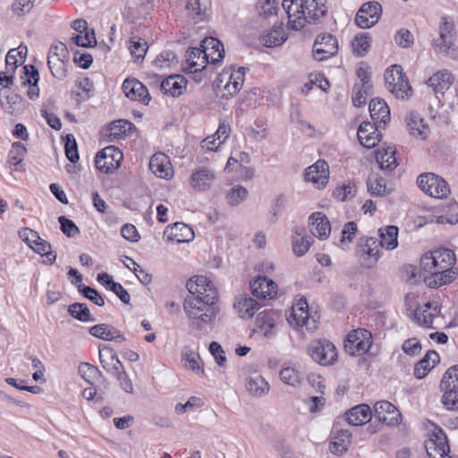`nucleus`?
<instances>
[{
  "mask_svg": "<svg viewBox=\"0 0 458 458\" xmlns=\"http://www.w3.org/2000/svg\"><path fill=\"white\" fill-rule=\"evenodd\" d=\"M191 293L183 301V310L191 321V330L200 331L205 325L212 324L219 309L216 306L218 293L213 283L204 276L191 277L186 284Z\"/></svg>",
  "mask_w": 458,
  "mask_h": 458,
  "instance_id": "obj_1",
  "label": "nucleus"
},
{
  "mask_svg": "<svg viewBox=\"0 0 458 458\" xmlns=\"http://www.w3.org/2000/svg\"><path fill=\"white\" fill-rule=\"evenodd\" d=\"M455 263V255L453 250L445 248L437 249L422 256L420 268L428 276H424L425 284L431 288L451 283L455 273L453 267Z\"/></svg>",
  "mask_w": 458,
  "mask_h": 458,
  "instance_id": "obj_2",
  "label": "nucleus"
},
{
  "mask_svg": "<svg viewBox=\"0 0 458 458\" xmlns=\"http://www.w3.org/2000/svg\"><path fill=\"white\" fill-rule=\"evenodd\" d=\"M283 7L288 15V24L295 30L306 23L315 22L327 13V0H284Z\"/></svg>",
  "mask_w": 458,
  "mask_h": 458,
  "instance_id": "obj_3",
  "label": "nucleus"
},
{
  "mask_svg": "<svg viewBox=\"0 0 458 458\" xmlns=\"http://www.w3.org/2000/svg\"><path fill=\"white\" fill-rule=\"evenodd\" d=\"M386 89L395 96L396 98H408L412 92L411 87L406 80L400 65H393L388 68L384 75Z\"/></svg>",
  "mask_w": 458,
  "mask_h": 458,
  "instance_id": "obj_4",
  "label": "nucleus"
},
{
  "mask_svg": "<svg viewBox=\"0 0 458 458\" xmlns=\"http://www.w3.org/2000/svg\"><path fill=\"white\" fill-rule=\"evenodd\" d=\"M418 186L428 195L437 199H444L451 193L445 180L433 173L420 174L417 178Z\"/></svg>",
  "mask_w": 458,
  "mask_h": 458,
  "instance_id": "obj_5",
  "label": "nucleus"
},
{
  "mask_svg": "<svg viewBox=\"0 0 458 458\" xmlns=\"http://www.w3.org/2000/svg\"><path fill=\"white\" fill-rule=\"evenodd\" d=\"M372 345V334L364 328L351 331L344 341L346 352L352 356H360L369 352Z\"/></svg>",
  "mask_w": 458,
  "mask_h": 458,
  "instance_id": "obj_6",
  "label": "nucleus"
},
{
  "mask_svg": "<svg viewBox=\"0 0 458 458\" xmlns=\"http://www.w3.org/2000/svg\"><path fill=\"white\" fill-rule=\"evenodd\" d=\"M123 158V152L117 147L108 146L97 154L95 165L98 170L111 174L120 166Z\"/></svg>",
  "mask_w": 458,
  "mask_h": 458,
  "instance_id": "obj_7",
  "label": "nucleus"
},
{
  "mask_svg": "<svg viewBox=\"0 0 458 458\" xmlns=\"http://www.w3.org/2000/svg\"><path fill=\"white\" fill-rule=\"evenodd\" d=\"M309 353L314 361L323 366L332 365L337 360L335 346L326 339L312 343Z\"/></svg>",
  "mask_w": 458,
  "mask_h": 458,
  "instance_id": "obj_8",
  "label": "nucleus"
},
{
  "mask_svg": "<svg viewBox=\"0 0 458 458\" xmlns=\"http://www.w3.org/2000/svg\"><path fill=\"white\" fill-rule=\"evenodd\" d=\"M338 41L329 33L319 34L313 45V55L316 60L323 61L334 56L338 52Z\"/></svg>",
  "mask_w": 458,
  "mask_h": 458,
  "instance_id": "obj_9",
  "label": "nucleus"
},
{
  "mask_svg": "<svg viewBox=\"0 0 458 458\" xmlns=\"http://www.w3.org/2000/svg\"><path fill=\"white\" fill-rule=\"evenodd\" d=\"M374 416L386 426H398L402 420L399 410L388 401H380L374 404Z\"/></svg>",
  "mask_w": 458,
  "mask_h": 458,
  "instance_id": "obj_10",
  "label": "nucleus"
},
{
  "mask_svg": "<svg viewBox=\"0 0 458 458\" xmlns=\"http://www.w3.org/2000/svg\"><path fill=\"white\" fill-rule=\"evenodd\" d=\"M67 55V47L63 43H58L51 47L48 55L47 64L54 77L62 79L65 76L64 59Z\"/></svg>",
  "mask_w": 458,
  "mask_h": 458,
  "instance_id": "obj_11",
  "label": "nucleus"
},
{
  "mask_svg": "<svg viewBox=\"0 0 458 458\" xmlns=\"http://www.w3.org/2000/svg\"><path fill=\"white\" fill-rule=\"evenodd\" d=\"M380 248L377 239L362 238L360 243L361 266L367 268L372 267L379 259Z\"/></svg>",
  "mask_w": 458,
  "mask_h": 458,
  "instance_id": "obj_12",
  "label": "nucleus"
},
{
  "mask_svg": "<svg viewBox=\"0 0 458 458\" xmlns=\"http://www.w3.org/2000/svg\"><path fill=\"white\" fill-rule=\"evenodd\" d=\"M381 13L382 7L377 2L365 3L356 14V24L362 29L370 28L378 21Z\"/></svg>",
  "mask_w": 458,
  "mask_h": 458,
  "instance_id": "obj_13",
  "label": "nucleus"
},
{
  "mask_svg": "<svg viewBox=\"0 0 458 458\" xmlns=\"http://www.w3.org/2000/svg\"><path fill=\"white\" fill-rule=\"evenodd\" d=\"M329 177V166L325 160H318L315 164L309 166L304 174V180L311 182L318 189L326 186Z\"/></svg>",
  "mask_w": 458,
  "mask_h": 458,
  "instance_id": "obj_14",
  "label": "nucleus"
},
{
  "mask_svg": "<svg viewBox=\"0 0 458 458\" xmlns=\"http://www.w3.org/2000/svg\"><path fill=\"white\" fill-rule=\"evenodd\" d=\"M216 180V173L211 168L199 166L196 168L190 178V184L196 191H208Z\"/></svg>",
  "mask_w": 458,
  "mask_h": 458,
  "instance_id": "obj_15",
  "label": "nucleus"
},
{
  "mask_svg": "<svg viewBox=\"0 0 458 458\" xmlns=\"http://www.w3.org/2000/svg\"><path fill=\"white\" fill-rule=\"evenodd\" d=\"M289 324L295 325L296 327H306L308 329L316 327L315 320L310 321L309 318V305L305 299H301L292 308V313L287 318Z\"/></svg>",
  "mask_w": 458,
  "mask_h": 458,
  "instance_id": "obj_16",
  "label": "nucleus"
},
{
  "mask_svg": "<svg viewBox=\"0 0 458 458\" xmlns=\"http://www.w3.org/2000/svg\"><path fill=\"white\" fill-rule=\"evenodd\" d=\"M99 360L102 368L114 377L124 369L116 352L107 345L99 346Z\"/></svg>",
  "mask_w": 458,
  "mask_h": 458,
  "instance_id": "obj_17",
  "label": "nucleus"
},
{
  "mask_svg": "<svg viewBox=\"0 0 458 458\" xmlns=\"http://www.w3.org/2000/svg\"><path fill=\"white\" fill-rule=\"evenodd\" d=\"M123 89L125 96L133 101L148 105L150 100L148 89L135 79H126L123 83Z\"/></svg>",
  "mask_w": 458,
  "mask_h": 458,
  "instance_id": "obj_18",
  "label": "nucleus"
},
{
  "mask_svg": "<svg viewBox=\"0 0 458 458\" xmlns=\"http://www.w3.org/2000/svg\"><path fill=\"white\" fill-rule=\"evenodd\" d=\"M380 124L371 123L369 122H363L357 132V137L360 143L367 148H374L380 140L381 134L378 132Z\"/></svg>",
  "mask_w": 458,
  "mask_h": 458,
  "instance_id": "obj_19",
  "label": "nucleus"
},
{
  "mask_svg": "<svg viewBox=\"0 0 458 458\" xmlns=\"http://www.w3.org/2000/svg\"><path fill=\"white\" fill-rule=\"evenodd\" d=\"M425 448L428 455L431 458H437V455L439 458H452L448 455L450 448L447 437L442 430L435 436L434 439H429L426 442Z\"/></svg>",
  "mask_w": 458,
  "mask_h": 458,
  "instance_id": "obj_20",
  "label": "nucleus"
},
{
  "mask_svg": "<svg viewBox=\"0 0 458 458\" xmlns=\"http://www.w3.org/2000/svg\"><path fill=\"white\" fill-rule=\"evenodd\" d=\"M310 233L320 240L327 239L329 236L331 226L325 214L322 212L312 213L309 217Z\"/></svg>",
  "mask_w": 458,
  "mask_h": 458,
  "instance_id": "obj_21",
  "label": "nucleus"
},
{
  "mask_svg": "<svg viewBox=\"0 0 458 458\" xmlns=\"http://www.w3.org/2000/svg\"><path fill=\"white\" fill-rule=\"evenodd\" d=\"M204 56H207V64L208 63L216 64L220 62L225 54L224 45L212 37L205 38L200 44Z\"/></svg>",
  "mask_w": 458,
  "mask_h": 458,
  "instance_id": "obj_22",
  "label": "nucleus"
},
{
  "mask_svg": "<svg viewBox=\"0 0 458 458\" xmlns=\"http://www.w3.org/2000/svg\"><path fill=\"white\" fill-rule=\"evenodd\" d=\"M276 318L277 314L274 310L260 312L256 318V329L254 331L261 333L267 338L275 335Z\"/></svg>",
  "mask_w": 458,
  "mask_h": 458,
  "instance_id": "obj_23",
  "label": "nucleus"
},
{
  "mask_svg": "<svg viewBox=\"0 0 458 458\" xmlns=\"http://www.w3.org/2000/svg\"><path fill=\"white\" fill-rule=\"evenodd\" d=\"M149 169L157 177L162 179H169L174 173L170 160L164 153H157L151 157Z\"/></svg>",
  "mask_w": 458,
  "mask_h": 458,
  "instance_id": "obj_24",
  "label": "nucleus"
},
{
  "mask_svg": "<svg viewBox=\"0 0 458 458\" xmlns=\"http://www.w3.org/2000/svg\"><path fill=\"white\" fill-rule=\"evenodd\" d=\"M207 66V56H204L200 47H190L185 55L183 70L189 72H198Z\"/></svg>",
  "mask_w": 458,
  "mask_h": 458,
  "instance_id": "obj_25",
  "label": "nucleus"
},
{
  "mask_svg": "<svg viewBox=\"0 0 458 458\" xmlns=\"http://www.w3.org/2000/svg\"><path fill=\"white\" fill-rule=\"evenodd\" d=\"M250 288L253 295L260 299H271L276 294V283L267 276H258L250 283Z\"/></svg>",
  "mask_w": 458,
  "mask_h": 458,
  "instance_id": "obj_26",
  "label": "nucleus"
},
{
  "mask_svg": "<svg viewBox=\"0 0 458 458\" xmlns=\"http://www.w3.org/2000/svg\"><path fill=\"white\" fill-rule=\"evenodd\" d=\"M91 335L104 341L123 342L125 337L113 326L107 324H98L89 328Z\"/></svg>",
  "mask_w": 458,
  "mask_h": 458,
  "instance_id": "obj_27",
  "label": "nucleus"
},
{
  "mask_svg": "<svg viewBox=\"0 0 458 458\" xmlns=\"http://www.w3.org/2000/svg\"><path fill=\"white\" fill-rule=\"evenodd\" d=\"M345 415L350 425L360 426L370 420L372 411L369 405L362 403L350 409Z\"/></svg>",
  "mask_w": 458,
  "mask_h": 458,
  "instance_id": "obj_28",
  "label": "nucleus"
},
{
  "mask_svg": "<svg viewBox=\"0 0 458 458\" xmlns=\"http://www.w3.org/2000/svg\"><path fill=\"white\" fill-rule=\"evenodd\" d=\"M369 107L370 117L375 123L385 125L390 120V109L383 99H371Z\"/></svg>",
  "mask_w": 458,
  "mask_h": 458,
  "instance_id": "obj_29",
  "label": "nucleus"
},
{
  "mask_svg": "<svg viewBox=\"0 0 458 458\" xmlns=\"http://www.w3.org/2000/svg\"><path fill=\"white\" fill-rule=\"evenodd\" d=\"M454 82L453 74L447 70H440L435 72L428 81V85L436 93H444Z\"/></svg>",
  "mask_w": 458,
  "mask_h": 458,
  "instance_id": "obj_30",
  "label": "nucleus"
},
{
  "mask_svg": "<svg viewBox=\"0 0 458 458\" xmlns=\"http://www.w3.org/2000/svg\"><path fill=\"white\" fill-rule=\"evenodd\" d=\"M407 126L413 137L425 140L430 133L429 127L418 113L411 112L406 118Z\"/></svg>",
  "mask_w": 458,
  "mask_h": 458,
  "instance_id": "obj_31",
  "label": "nucleus"
},
{
  "mask_svg": "<svg viewBox=\"0 0 458 458\" xmlns=\"http://www.w3.org/2000/svg\"><path fill=\"white\" fill-rule=\"evenodd\" d=\"M23 73L24 77L21 76V80H23L22 84L30 86L27 95L30 99H35L39 95V88L38 86L39 80L38 71L33 65H25L23 67Z\"/></svg>",
  "mask_w": 458,
  "mask_h": 458,
  "instance_id": "obj_32",
  "label": "nucleus"
},
{
  "mask_svg": "<svg viewBox=\"0 0 458 458\" xmlns=\"http://www.w3.org/2000/svg\"><path fill=\"white\" fill-rule=\"evenodd\" d=\"M242 318H250L259 310V304L252 298L247 296H239L233 304Z\"/></svg>",
  "mask_w": 458,
  "mask_h": 458,
  "instance_id": "obj_33",
  "label": "nucleus"
},
{
  "mask_svg": "<svg viewBox=\"0 0 458 458\" xmlns=\"http://www.w3.org/2000/svg\"><path fill=\"white\" fill-rule=\"evenodd\" d=\"M438 361V353L435 351H428L424 358L415 364V377L419 379L425 377Z\"/></svg>",
  "mask_w": 458,
  "mask_h": 458,
  "instance_id": "obj_34",
  "label": "nucleus"
},
{
  "mask_svg": "<svg viewBox=\"0 0 458 458\" xmlns=\"http://www.w3.org/2000/svg\"><path fill=\"white\" fill-rule=\"evenodd\" d=\"M186 86V81L182 75H171L161 82L160 89L172 97H178L182 93Z\"/></svg>",
  "mask_w": 458,
  "mask_h": 458,
  "instance_id": "obj_35",
  "label": "nucleus"
},
{
  "mask_svg": "<svg viewBox=\"0 0 458 458\" xmlns=\"http://www.w3.org/2000/svg\"><path fill=\"white\" fill-rule=\"evenodd\" d=\"M312 239L305 235V229L297 227L293 238V250L298 257L303 256L311 246Z\"/></svg>",
  "mask_w": 458,
  "mask_h": 458,
  "instance_id": "obj_36",
  "label": "nucleus"
},
{
  "mask_svg": "<svg viewBox=\"0 0 458 458\" xmlns=\"http://www.w3.org/2000/svg\"><path fill=\"white\" fill-rule=\"evenodd\" d=\"M135 128L134 125L127 120H117L109 123L106 136L110 142H113L122 136L126 135L128 131Z\"/></svg>",
  "mask_w": 458,
  "mask_h": 458,
  "instance_id": "obj_37",
  "label": "nucleus"
},
{
  "mask_svg": "<svg viewBox=\"0 0 458 458\" xmlns=\"http://www.w3.org/2000/svg\"><path fill=\"white\" fill-rule=\"evenodd\" d=\"M210 7V0H188L186 4L188 15L198 20H203Z\"/></svg>",
  "mask_w": 458,
  "mask_h": 458,
  "instance_id": "obj_38",
  "label": "nucleus"
},
{
  "mask_svg": "<svg viewBox=\"0 0 458 458\" xmlns=\"http://www.w3.org/2000/svg\"><path fill=\"white\" fill-rule=\"evenodd\" d=\"M248 392L257 397L263 396L269 391L268 383L260 375L250 376L246 379Z\"/></svg>",
  "mask_w": 458,
  "mask_h": 458,
  "instance_id": "obj_39",
  "label": "nucleus"
},
{
  "mask_svg": "<svg viewBox=\"0 0 458 458\" xmlns=\"http://www.w3.org/2000/svg\"><path fill=\"white\" fill-rule=\"evenodd\" d=\"M367 187L372 196L385 197L391 192V190L386 184L385 179L376 174L368 177Z\"/></svg>",
  "mask_w": 458,
  "mask_h": 458,
  "instance_id": "obj_40",
  "label": "nucleus"
},
{
  "mask_svg": "<svg viewBox=\"0 0 458 458\" xmlns=\"http://www.w3.org/2000/svg\"><path fill=\"white\" fill-rule=\"evenodd\" d=\"M381 247L387 250H394L398 245V228L394 225H387L378 230Z\"/></svg>",
  "mask_w": 458,
  "mask_h": 458,
  "instance_id": "obj_41",
  "label": "nucleus"
},
{
  "mask_svg": "<svg viewBox=\"0 0 458 458\" xmlns=\"http://www.w3.org/2000/svg\"><path fill=\"white\" fill-rule=\"evenodd\" d=\"M0 103L9 113H13L21 108L22 98L18 94L3 89H0Z\"/></svg>",
  "mask_w": 458,
  "mask_h": 458,
  "instance_id": "obj_42",
  "label": "nucleus"
},
{
  "mask_svg": "<svg viewBox=\"0 0 458 458\" xmlns=\"http://www.w3.org/2000/svg\"><path fill=\"white\" fill-rule=\"evenodd\" d=\"M261 43L267 47H274L282 45L286 40L284 30L282 27H275L261 37Z\"/></svg>",
  "mask_w": 458,
  "mask_h": 458,
  "instance_id": "obj_43",
  "label": "nucleus"
},
{
  "mask_svg": "<svg viewBox=\"0 0 458 458\" xmlns=\"http://www.w3.org/2000/svg\"><path fill=\"white\" fill-rule=\"evenodd\" d=\"M171 235L177 242H189L194 238V232L183 223H174L171 227Z\"/></svg>",
  "mask_w": 458,
  "mask_h": 458,
  "instance_id": "obj_44",
  "label": "nucleus"
},
{
  "mask_svg": "<svg viewBox=\"0 0 458 458\" xmlns=\"http://www.w3.org/2000/svg\"><path fill=\"white\" fill-rule=\"evenodd\" d=\"M352 52L356 56H364L371 47V37L369 33L356 35L352 41Z\"/></svg>",
  "mask_w": 458,
  "mask_h": 458,
  "instance_id": "obj_45",
  "label": "nucleus"
},
{
  "mask_svg": "<svg viewBox=\"0 0 458 458\" xmlns=\"http://www.w3.org/2000/svg\"><path fill=\"white\" fill-rule=\"evenodd\" d=\"M394 154L395 150L391 147L377 152V161L379 164L381 169H387L392 171L396 167L397 164Z\"/></svg>",
  "mask_w": 458,
  "mask_h": 458,
  "instance_id": "obj_46",
  "label": "nucleus"
},
{
  "mask_svg": "<svg viewBox=\"0 0 458 458\" xmlns=\"http://www.w3.org/2000/svg\"><path fill=\"white\" fill-rule=\"evenodd\" d=\"M244 67H240L236 72L230 74L225 89H226L231 96L235 95L242 89L244 81Z\"/></svg>",
  "mask_w": 458,
  "mask_h": 458,
  "instance_id": "obj_47",
  "label": "nucleus"
},
{
  "mask_svg": "<svg viewBox=\"0 0 458 458\" xmlns=\"http://www.w3.org/2000/svg\"><path fill=\"white\" fill-rule=\"evenodd\" d=\"M441 390H458V365L449 368L440 382Z\"/></svg>",
  "mask_w": 458,
  "mask_h": 458,
  "instance_id": "obj_48",
  "label": "nucleus"
},
{
  "mask_svg": "<svg viewBox=\"0 0 458 458\" xmlns=\"http://www.w3.org/2000/svg\"><path fill=\"white\" fill-rule=\"evenodd\" d=\"M69 314L82 322L94 321L91 313L86 304L75 302L69 306Z\"/></svg>",
  "mask_w": 458,
  "mask_h": 458,
  "instance_id": "obj_49",
  "label": "nucleus"
},
{
  "mask_svg": "<svg viewBox=\"0 0 458 458\" xmlns=\"http://www.w3.org/2000/svg\"><path fill=\"white\" fill-rule=\"evenodd\" d=\"M431 308V304L428 302L425 305V309L418 308L415 310L414 318L416 322L419 325L424 326L426 327H430L433 324V319L437 314V307H435L434 310L436 311L435 314L432 312H429L428 310Z\"/></svg>",
  "mask_w": 458,
  "mask_h": 458,
  "instance_id": "obj_50",
  "label": "nucleus"
},
{
  "mask_svg": "<svg viewBox=\"0 0 458 458\" xmlns=\"http://www.w3.org/2000/svg\"><path fill=\"white\" fill-rule=\"evenodd\" d=\"M129 48L133 58L142 60L147 53L148 46L144 39L139 37H131Z\"/></svg>",
  "mask_w": 458,
  "mask_h": 458,
  "instance_id": "obj_51",
  "label": "nucleus"
},
{
  "mask_svg": "<svg viewBox=\"0 0 458 458\" xmlns=\"http://www.w3.org/2000/svg\"><path fill=\"white\" fill-rule=\"evenodd\" d=\"M27 149L23 144L20 142L13 143L12 146V149L10 150L8 156V162L10 165L14 169L18 170V165L22 161L24 155L26 154Z\"/></svg>",
  "mask_w": 458,
  "mask_h": 458,
  "instance_id": "obj_52",
  "label": "nucleus"
},
{
  "mask_svg": "<svg viewBox=\"0 0 458 458\" xmlns=\"http://www.w3.org/2000/svg\"><path fill=\"white\" fill-rule=\"evenodd\" d=\"M176 55L173 51H165L158 55L153 64L158 69H166L177 64Z\"/></svg>",
  "mask_w": 458,
  "mask_h": 458,
  "instance_id": "obj_53",
  "label": "nucleus"
},
{
  "mask_svg": "<svg viewBox=\"0 0 458 458\" xmlns=\"http://www.w3.org/2000/svg\"><path fill=\"white\" fill-rule=\"evenodd\" d=\"M31 249L41 256H45L47 262L52 264L56 259V255L51 250V244L40 238L38 242H35Z\"/></svg>",
  "mask_w": 458,
  "mask_h": 458,
  "instance_id": "obj_54",
  "label": "nucleus"
},
{
  "mask_svg": "<svg viewBox=\"0 0 458 458\" xmlns=\"http://www.w3.org/2000/svg\"><path fill=\"white\" fill-rule=\"evenodd\" d=\"M248 196V191L243 186H234L226 195V199L229 205L237 206L243 201Z\"/></svg>",
  "mask_w": 458,
  "mask_h": 458,
  "instance_id": "obj_55",
  "label": "nucleus"
},
{
  "mask_svg": "<svg viewBox=\"0 0 458 458\" xmlns=\"http://www.w3.org/2000/svg\"><path fill=\"white\" fill-rule=\"evenodd\" d=\"M335 441L333 443L332 453L342 454L347 450V445L344 443L345 440L349 441L352 434L347 429H342L336 431Z\"/></svg>",
  "mask_w": 458,
  "mask_h": 458,
  "instance_id": "obj_56",
  "label": "nucleus"
},
{
  "mask_svg": "<svg viewBox=\"0 0 458 458\" xmlns=\"http://www.w3.org/2000/svg\"><path fill=\"white\" fill-rule=\"evenodd\" d=\"M125 259H127V261H130L131 264H133V267H131L130 265H128V264H125V266L135 274V276H137V278L139 279V281L141 284L147 285L151 283V281H152L151 274H149L146 270L142 269L140 267V265L137 264L131 258L125 257Z\"/></svg>",
  "mask_w": 458,
  "mask_h": 458,
  "instance_id": "obj_57",
  "label": "nucleus"
},
{
  "mask_svg": "<svg viewBox=\"0 0 458 458\" xmlns=\"http://www.w3.org/2000/svg\"><path fill=\"white\" fill-rule=\"evenodd\" d=\"M356 193V189L353 184L348 183L340 187H336L333 192L334 197L340 201H346Z\"/></svg>",
  "mask_w": 458,
  "mask_h": 458,
  "instance_id": "obj_58",
  "label": "nucleus"
},
{
  "mask_svg": "<svg viewBox=\"0 0 458 458\" xmlns=\"http://www.w3.org/2000/svg\"><path fill=\"white\" fill-rule=\"evenodd\" d=\"M65 155L67 159L75 163L79 160V153L78 147L74 137L71 134H68L65 138Z\"/></svg>",
  "mask_w": 458,
  "mask_h": 458,
  "instance_id": "obj_59",
  "label": "nucleus"
},
{
  "mask_svg": "<svg viewBox=\"0 0 458 458\" xmlns=\"http://www.w3.org/2000/svg\"><path fill=\"white\" fill-rule=\"evenodd\" d=\"M35 0H15L12 4V11L15 15L24 16L34 7Z\"/></svg>",
  "mask_w": 458,
  "mask_h": 458,
  "instance_id": "obj_60",
  "label": "nucleus"
},
{
  "mask_svg": "<svg viewBox=\"0 0 458 458\" xmlns=\"http://www.w3.org/2000/svg\"><path fill=\"white\" fill-rule=\"evenodd\" d=\"M281 380L290 386H296L300 380V373L293 368L287 367L284 368L280 372Z\"/></svg>",
  "mask_w": 458,
  "mask_h": 458,
  "instance_id": "obj_61",
  "label": "nucleus"
},
{
  "mask_svg": "<svg viewBox=\"0 0 458 458\" xmlns=\"http://www.w3.org/2000/svg\"><path fill=\"white\" fill-rule=\"evenodd\" d=\"M444 392L442 403L444 406L452 411H458V390H441Z\"/></svg>",
  "mask_w": 458,
  "mask_h": 458,
  "instance_id": "obj_62",
  "label": "nucleus"
},
{
  "mask_svg": "<svg viewBox=\"0 0 458 458\" xmlns=\"http://www.w3.org/2000/svg\"><path fill=\"white\" fill-rule=\"evenodd\" d=\"M394 41L401 47H411L414 43V38L410 30L406 29L399 30L394 35Z\"/></svg>",
  "mask_w": 458,
  "mask_h": 458,
  "instance_id": "obj_63",
  "label": "nucleus"
},
{
  "mask_svg": "<svg viewBox=\"0 0 458 458\" xmlns=\"http://www.w3.org/2000/svg\"><path fill=\"white\" fill-rule=\"evenodd\" d=\"M370 87H363L360 85H354L352 94V103L355 106H361L366 104L367 96Z\"/></svg>",
  "mask_w": 458,
  "mask_h": 458,
  "instance_id": "obj_64",
  "label": "nucleus"
}]
</instances>
